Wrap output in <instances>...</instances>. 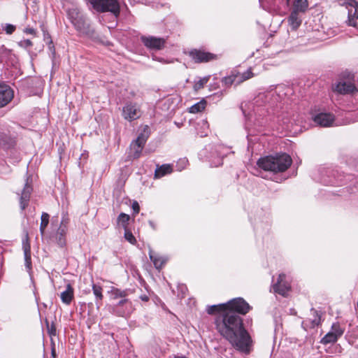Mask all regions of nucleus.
Here are the masks:
<instances>
[{"mask_svg":"<svg viewBox=\"0 0 358 358\" xmlns=\"http://www.w3.org/2000/svg\"><path fill=\"white\" fill-rule=\"evenodd\" d=\"M215 325L220 335L236 350L245 354L250 352L252 341L240 316L230 310L226 311L217 317Z\"/></svg>","mask_w":358,"mask_h":358,"instance_id":"nucleus-1","label":"nucleus"},{"mask_svg":"<svg viewBox=\"0 0 358 358\" xmlns=\"http://www.w3.org/2000/svg\"><path fill=\"white\" fill-rule=\"evenodd\" d=\"M292 162L289 155L283 153L260 158L257 161V165L265 171L278 173L285 171L291 166Z\"/></svg>","mask_w":358,"mask_h":358,"instance_id":"nucleus-2","label":"nucleus"},{"mask_svg":"<svg viewBox=\"0 0 358 358\" xmlns=\"http://www.w3.org/2000/svg\"><path fill=\"white\" fill-rule=\"evenodd\" d=\"M68 17L76 29L82 34L88 35L91 33L90 24L85 16L77 8H69L67 11Z\"/></svg>","mask_w":358,"mask_h":358,"instance_id":"nucleus-3","label":"nucleus"},{"mask_svg":"<svg viewBox=\"0 0 358 358\" xmlns=\"http://www.w3.org/2000/svg\"><path fill=\"white\" fill-rule=\"evenodd\" d=\"M149 127L145 125L143 131L138 136L137 138L133 141L130 145V156L133 159L140 157L143 148L149 137Z\"/></svg>","mask_w":358,"mask_h":358,"instance_id":"nucleus-4","label":"nucleus"},{"mask_svg":"<svg viewBox=\"0 0 358 358\" xmlns=\"http://www.w3.org/2000/svg\"><path fill=\"white\" fill-rule=\"evenodd\" d=\"M92 7L99 12L109 11L115 15L120 12V7L116 0H90Z\"/></svg>","mask_w":358,"mask_h":358,"instance_id":"nucleus-5","label":"nucleus"},{"mask_svg":"<svg viewBox=\"0 0 358 358\" xmlns=\"http://www.w3.org/2000/svg\"><path fill=\"white\" fill-rule=\"evenodd\" d=\"M69 224V218L68 215L64 214L59 226L53 236L56 243L61 248L64 247L66 244V236L68 231Z\"/></svg>","mask_w":358,"mask_h":358,"instance_id":"nucleus-6","label":"nucleus"},{"mask_svg":"<svg viewBox=\"0 0 358 358\" xmlns=\"http://www.w3.org/2000/svg\"><path fill=\"white\" fill-rule=\"evenodd\" d=\"M226 311L230 310L235 314L245 315L250 310V305L242 298H236L225 303Z\"/></svg>","mask_w":358,"mask_h":358,"instance_id":"nucleus-7","label":"nucleus"},{"mask_svg":"<svg viewBox=\"0 0 358 358\" xmlns=\"http://www.w3.org/2000/svg\"><path fill=\"white\" fill-rule=\"evenodd\" d=\"M141 41L143 45L151 50H161L165 47L166 39L153 36H142Z\"/></svg>","mask_w":358,"mask_h":358,"instance_id":"nucleus-8","label":"nucleus"},{"mask_svg":"<svg viewBox=\"0 0 358 358\" xmlns=\"http://www.w3.org/2000/svg\"><path fill=\"white\" fill-rule=\"evenodd\" d=\"M343 4L348 9V24L355 27L357 24L356 20L358 19V3L355 0H344Z\"/></svg>","mask_w":358,"mask_h":358,"instance_id":"nucleus-9","label":"nucleus"},{"mask_svg":"<svg viewBox=\"0 0 358 358\" xmlns=\"http://www.w3.org/2000/svg\"><path fill=\"white\" fill-rule=\"evenodd\" d=\"M141 115L140 108L136 103H127L122 108L123 117L129 122L138 119Z\"/></svg>","mask_w":358,"mask_h":358,"instance_id":"nucleus-10","label":"nucleus"},{"mask_svg":"<svg viewBox=\"0 0 358 358\" xmlns=\"http://www.w3.org/2000/svg\"><path fill=\"white\" fill-rule=\"evenodd\" d=\"M131 303L128 299L121 300L113 307V313L120 317H127L131 313Z\"/></svg>","mask_w":358,"mask_h":358,"instance_id":"nucleus-11","label":"nucleus"},{"mask_svg":"<svg viewBox=\"0 0 358 358\" xmlns=\"http://www.w3.org/2000/svg\"><path fill=\"white\" fill-rule=\"evenodd\" d=\"M14 92L10 86L0 84V108L6 106L13 98Z\"/></svg>","mask_w":358,"mask_h":358,"instance_id":"nucleus-12","label":"nucleus"},{"mask_svg":"<svg viewBox=\"0 0 358 358\" xmlns=\"http://www.w3.org/2000/svg\"><path fill=\"white\" fill-rule=\"evenodd\" d=\"M189 56L196 63L208 62L215 58V56L213 54L199 50H193L190 51Z\"/></svg>","mask_w":358,"mask_h":358,"instance_id":"nucleus-13","label":"nucleus"},{"mask_svg":"<svg viewBox=\"0 0 358 358\" xmlns=\"http://www.w3.org/2000/svg\"><path fill=\"white\" fill-rule=\"evenodd\" d=\"M285 275L280 274L277 282L273 285L274 292L282 296H285L290 288L289 285L285 280Z\"/></svg>","mask_w":358,"mask_h":358,"instance_id":"nucleus-14","label":"nucleus"},{"mask_svg":"<svg viewBox=\"0 0 358 358\" xmlns=\"http://www.w3.org/2000/svg\"><path fill=\"white\" fill-rule=\"evenodd\" d=\"M314 122L322 127H329L333 123L334 118L330 113H320L314 117Z\"/></svg>","mask_w":358,"mask_h":358,"instance_id":"nucleus-15","label":"nucleus"},{"mask_svg":"<svg viewBox=\"0 0 358 358\" xmlns=\"http://www.w3.org/2000/svg\"><path fill=\"white\" fill-rule=\"evenodd\" d=\"M31 192H32V187L29 184L28 180H27L24 185L22 192L20 200V207H21L22 210H24L25 208L28 206Z\"/></svg>","mask_w":358,"mask_h":358,"instance_id":"nucleus-16","label":"nucleus"},{"mask_svg":"<svg viewBox=\"0 0 358 358\" xmlns=\"http://www.w3.org/2000/svg\"><path fill=\"white\" fill-rule=\"evenodd\" d=\"M355 86L350 82L338 83L334 88V90L340 94H348L355 90Z\"/></svg>","mask_w":358,"mask_h":358,"instance_id":"nucleus-17","label":"nucleus"},{"mask_svg":"<svg viewBox=\"0 0 358 358\" xmlns=\"http://www.w3.org/2000/svg\"><path fill=\"white\" fill-rule=\"evenodd\" d=\"M302 22L299 13L292 10L288 17V23L292 30H296Z\"/></svg>","mask_w":358,"mask_h":358,"instance_id":"nucleus-18","label":"nucleus"},{"mask_svg":"<svg viewBox=\"0 0 358 358\" xmlns=\"http://www.w3.org/2000/svg\"><path fill=\"white\" fill-rule=\"evenodd\" d=\"M60 297L64 303L66 305H69L71 303L73 299V288L70 284L66 285V290L61 293Z\"/></svg>","mask_w":358,"mask_h":358,"instance_id":"nucleus-19","label":"nucleus"},{"mask_svg":"<svg viewBox=\"0 0 358 358\" xmlns=\"http://www.w3.org/2000/svg\"><path fill=\"white\" fill-rule=\"evenodd\" d=\"M149 256L150 259L153 262L154 266L157 269H160L167 261L166 258L155 254V252L152 250H150Z\"/></svg>","mask_w":358,"mask_h":358,"instance_id":"nucleus-20","label":"nucleus"},{"mask_svg":"<svg viewBox=\"0 0 358 358\" xmlns=\"http://www.w3.org/2000/svg\"><path fill=\"white\" fill-rule=\"evenodd\" d=\"M311 313L313 318L303 322L302 324L306 327L314 328L317 326L320 322V317L315 310L312 309Z\"/></svg>","mask_w":358,"mask_h":358,"instance_id":"nucleus-21","label":"nucleus"},{"mask_svg":"<svg viewBox=\"0 0 358 358\" xmlns=\"http://www.w3.org/2000/svg\"><path fill=\"white\" fill-rule=\"evenodd\" d=\"M15 145V141L5 134L0 133V147L4 150L9 149Z\"/></svg>","mask_w":358,"mask_h":358,"instance_id":"nucleus-22","label":"nucleus"},{"mask_svg":"<svg viewBox=\"0 0 358 358\" xmlns=\"http://www.w3.org/2000/svg\"><path fill=\"white\" fill-rule=\"evenodd\" d=\"M172 172L171 166L169 164H163L162 166H157L155 171V177L156 178H159L164 176L166 174L171 173Z\"/></svg>","mask_w":358,"mask_h":358,"instance_id":"nucleus-23","label":"nucleus"},{"mask_svg":"<svg viewBox=\"0 0 358 358\" xmlns=\"http://www.w3.org/2000/svg\"><path fill=\"white\" fill-rule=\"evenodd\" d=\"M22 249L24 254L26 266L29 267L31 265V248L27 237L22 242Z\"/></svg>","mask_w":358,"mask_h":358,"instance_id":"nucleus-24","label":"nucleus"},{"mask_svg":"<svg viewBox=\"0 0 358 358\" xmlns=\"http://www.w3.org/2000/svg\"><path fill=\"white\" fill-rule=\"evenodd\" d=\"M225 303H220L217 305L210 306L207 308V313L210 315H213L217 313H226Z\"/></svg>","mask_w":358,"mask_h":358,"instance_id":"nucleus-25","label":"nucleus"},{"mask_svg":"<svg viewBox=\"0 0 358 358\" xmlns=\"http://www.w3.org/2000/svg\"><path fill=\"white\" fill-rule=\"evenodd\" d=\"M308 6V0H295L293 10L298 13H305Z\"/></svg>","mask_w":358,"mask_h":358,"instance_id":"nucleus-26","label":"nucleus"},{"mask_svg":"<svg viewBox=\"0 0 358 358\" xmlns=\"http://www.w3.org/2000/svg\"><path fill=\"white\" fill-rule=\"evenodd\" d=\"M206 102L205 100H201L199 102L194 104L189 108L188 111L190 113H197L201 112L206 108Z\"/></svg>","mask_w":358,"mask_h":358,"instance_id":"nucleus-27","label":"nucleus"},{"mask_svg":"<svg viewBox=\"0 0 358 358\" xmlns=\"http://www.w3.org/2000/svg\"><path fill=\"white\" fill-rule=\"evenodd\" d=\"M50 215L47 213H43L41 215V222L40 224V232L41 235L44 234L45 230L49 224Z\"/></svg>","mask_w":358,"mask_h":358,"instance_id":"nucleus-28","label":"nucleus"},{"mask_svg":"<svg viewBox=\"0 0 358 358\" xmlns=\"http://www.w3.org/2000/svg\"><path fill=\"white\" fill-rule=\"evenodd\" d=\"M338 338H339L344 333V329L341 328L339 323H334L331 326V331H329Z\"/></svg>","mask_w":358,"mask_h":358,"instance_id":"nucleus-29","label":"nucleus"},{"mask_svg":"<svg viewBox=\"0 0 358 358\" xmlns=\"http://www.w3.org/2000/svg\"><path fill=\"white\" fill-rule=\"evenodd\" d=\"M130 217L129 215L121 213L117 217V223L120 224L124 229H127V224Z\"/></svg>","mask_w":358,"mask_h":358,"instance_id":"nucleus-30","label":"nucleus"},{"mask_svg":"<svg viewBox=\"0 0 358 358\" xmlns=\"http://www.w3.org/2000/svg\"><path fill=\"white\" fill-rule=\"evenodd\" d=\"M110 292L113 298L115 299L125 297L127 294L126 291L121 290L115 287H112Z\"/></svg>","mask_w":358,"mask_h":358,"instance_id":"nucleus-31","label":"nucleus"},{"mask_svg":"<svg viewBox=\"0 0 358 358\" xmlns=\"http://www.w3.org/2000/svg\"><path fill=\"white\" fill-rule=\"evenodd\" d=\"M338 338L335 336L334 334H332L331 332H328L322 338L321 341V343L323 344H329V343H336L338 341Z\"/></svg>","mask_w":358,"mask_h":358,"instance_id":"nucleus-32","label":"nucleus"},{"mask_svg":"<svg viewBox=\"0 0 358 358\" xmlns=\"http://www.w3.org/2000/svg\"><path fill=\"white\" fill-rule=\"evenodd\" d=\"M210 79V76H205L201 78L199 81H197L194 85V90L195 91H199L202 89L204 85L208 82Z\"/></svg>","mask_w":358,"mask_h":358,"instance_id":"nucleus-33","label":"nucleus"},{"mask_svg":"<svg viewBox=\"0 0 358 358\" xmlns=\"http://www.w3.org/2000/svg\"><path fill=\"white\" fill-rule=\"evenodd\" d=\"M222 81L227 86H230L234 83L236 85L235 72L233 71L230 76L223 78Z\"/></svg>","mask_w":358,"mask_h":358,"instance_id":"nucleus-34","label":"nucleus"},{"mask_svg":"<svg viewBox=\"0 0 358 358\" xmlns=\"http://www.w3.org/2000/svg\"><path fill=\"white\" fill-rule=\"evenodd\" d=\"M92 291L97 301H101L103 299L102 287L101 286L97 285L96 284H93Z\"/></svg>","mask_w":358,"mask_h":358,"instance_id":"nucleus-35","label":"nucleus"},{"mask_svg":"<svg viewBox=\"0 0 358 358\" xmlns=\"http://www.w3.org/2000/svg\"><path fill=\"white\" fill-rule=\"evenodd\" d=\"M124 238L131 244L135 245L136 243V238L128 229H124Z\"/></svg>","mask_w":358,"mask_h":358,"instance_id":"nucleus-36","label":"nucleus"},{"mask_svg":"<svg viewBox=\"0 0 358 358\" xmlns=\"http://www.w3.org/2000/svg\"><path fill=\"white\" fill-rule=\"evenodd\" d=\"M289 0H274V6L280 8L282 7H287L289 5Z\"/></svg>","mask_w":358,"mask_h":358,"instance_id":"nucleus-37","label":"nucleus"},{"mask_svg":"<svg viewBox=\"0 0 358 358\" xmlns=\"http://www.w3.org/2000/svg\"><path fill=\"white\" fill-rule=\"evenodd\" d=\"M18 45L24 48H28L32 46V42L29 39H24L18 43Z\"/></svg>","mask_w":358,"mask_h":358,"instance_id":"nucleus-38","label":"nucleus"},{"mask_svg":"<svg viewBox=\"0 0 358 358\" xmlns=\"http://www.w3.org/2000/svg\"><path fill=\"white\" fill-rule=\"evenodd\" d=\"M4 30L8 34H13L15 30V26L10 24H6Z\"/></svg>","mask_w":358,"mask_h":358,"instance_id":"nucleus-39","label":"nucleus"},{"mask_svg":"<svg viewBox=\"0 0 358 358\" xmlns=\"http://www.w3.org/2000/svg\"><path fill=\"white\" fill-rule=\"evenodd\" d=\"M235 77L236 79V85L241 84L243 81H245V79L243 76V73H240L238 72H235Z\"/></svg>","mask_w":358,"mask_h":358,"instance_id":"nucleus-40","label":"nucleus"},{"mask_svg":"<svg viewBox=\"0 0 358 358\" xmlns=\"http://www.w3.org/2000/svg\"><path fill=\"white\" fill-rule=\"evenodd\" d=\"M131 208L134 210V214H138L139 213V210H140V206H139V204L136 201H134L133 203H132V206H131Z\"/></svg>","mask_w":358,"mask_h":358,"instance_id":"nucleus-41","label":"nucleus"},{"mask_svg":"<svg viewBox=\"0 0 358 358\" xmlns=\"http://www.w3.org/2000/svg\"><path fill=\"white\" fill-rule=\"evenodd\" d=\"M243 73V76H244L245 80H247L254 76V74L252 72L250 69L247 70L245 72H244Z\"/></svg>","mask_w":358,"mask_h":358,"instance_id":"nucleus-42","label":"nucleus"},{"mask_svg":"<svg viewBox=\"0 0 358 358\" xmlns=\"http://www.w3.org/2000/svg\"><path fill=\"white\" fill-rule=\"evenodd\" d=\"M24 33L28 34H32V35L36 34V30L34 29L30 28V27L26 28L24 30Z\"/></svg>","mask_w":358,"mask_h":358,"instance_id":"nucleus-43","label":"nucleus"},{"mask_svg":"<svg viewBox=\"0 0 358 358\" xmlns=\"http://www.w3.org/2000/svg\"><path fill=\"white\" fill-rule=\"evenodd\" d=\"M44 40L49 42L50 43H52L51 37L48 33L44 34Z\"/></svg>","mask_w":358,"mask_h":358,"instance_id":"nucleus-44","label":"nucleus"},{"mask_svg":"<svg viewBox=\"0 0 358 358\" xmlns=\"http://www.w3.org/2000/svg\"><path fill=\"white\" fill-rule=\"evenodd\" d=\"M141 299L143 301H148V297L147 296H141Z\"/></svg>","mask_w":358,"mask_h":358,"instance_id":"nucleus-45","label":"nucleus"},{"mask_svg":"<svg viewBox=\"0 0 358 358\" xmlns=\"http://www.w3.org/2000/svg\"><path fill=\"white\" fill-rule=\"evenodd\" d=\"M154 59L157 60V61H159L160 62H164V60L163 59H162V58H157V57H155Z\"/></svg>","mask_w":358,"mask_h":358,"instance_id":"nucleus-46","label":"nucleus"},{"mask_svg":"<svg viewBox=\"0 0 358 358\" xmlns=\"http://www.w3.org/2000/svg\"><path fill=\"white\" fill-rule=\"evenodd\" d=\"M181 162H182V164H186V163L187 162V160H185V159H183V160H182Z\"/></svg>","mask_w":358,"mask_h":358,"instance_id":"nucleus-47","label":"nucleus"},{"mask_svg":"<svg viewBox=\"0 0 358 358\" xmlns=\"http://www.w3.org/2000/svg\"><path fill=\"white\" fill-rule=\"evenodd\" d=\"M175 358H186V357H183V356H182V357H178V356H177V357H175Z\"/></svg>","mask_w":358,"mask_h":358,"instance_id":"nucleus-48","label":"nucleus"}]
</instances>
